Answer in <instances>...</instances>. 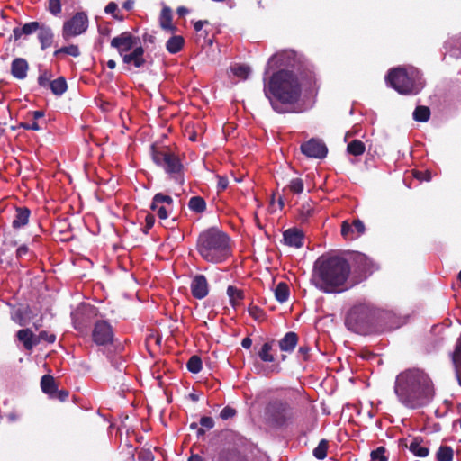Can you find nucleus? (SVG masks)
<instances>
[{"mask_svg": "<svg viewBox=\"0 0 461 461\" xmlns=\"http://www.w3.org/2000/svg\"><path fill=\"white\" fill-rule=\"evenodd\" d=\"M153 162L164 169L168 177L178 185L185 183V167L179 157L167 147L156 148L151 146Z\"/></svg>", "mask_w": 461, "mask_h": 461, "instance_id": "nucleus-8", "label": "nucleus"}, {"mask_svg": "<svg viewBox=\"0 0 461 461\" xmlns=\"http://www.w3.org/2000/svg\"><path fill=\"white\" fill-rule=\"evenodd\" d=\"M230 70L233 73V75L241 79H247L250 73V68L249 66L240 64L231 67Z\"/></svg>", "mask_w": 461, "mask_h": 461, "instance_id": "nucleus-46", "label": "nucleus"}, {"mask_svg": "<svg viewBox=\"0 0 461 461\" xmlns=\"http://www.w3.org/2000/svg\"><path fill=\"white\" fill-rule=\"evenodd\" d=\"M294 51H282L274 54L267 61V70L280 68L274 72L264 86L265 96L272 109L277 113L295 112L294 107L302 97V84L297 75L282 67L293 66Z\"/></svg>", "mask_w": 461, "mask_h": 461, "instance_id": "nucleus-1", "label": "nucleus"}, {"mask_svg": "<svg viewBox=\"0 0 461 461\" xmlns=\"http://www.w3.org/2000/svg\"><path fill=\"white\" fill-rule=\"evenodd\" d=\"M351 272L348 261L339 256L321 257L313 266L312 284L325 294L341 293L349 288Z\"/></svg>", "mask_w": 461, "mask_h": 461, "instance_id": "nucleus-3", "label": "nucleus"}, {"mask_svg": "<svg viewBox=\"0 0 461 461\" xmlns=\"http://www.w3.org/2000/svg\"><path fill=\"white\" fill-rule=\"evenodd\" d=\"M366 227L364 222L356 219L350 224L348 221H342L341 235L347 240H354L365 233Z\"/></svg>", "mask_w": 461, "mask_h": 461, "instance_id": "nucleus-14", "label": "nucleus"}, {"mask_svg": "<svg viewBox=\"0 0 461 461\" xmlns=\"http://www.w3.org/2000/svg\"><path fill=\"white\" fill-rule=\"evenodd\" d=\"M15 336L27 351H32V348L38 345L36 335L29 328L19 330Z\"/></svg>", "mask_w": 461, "mask_h": 461, "instance_id": "nucleus-18", "label": "nucleus"}, {"mask_svg": "<svg viewBox=\"0 0 461 461\" xmlns=\"http://www.w3.org/2000/svg\"><path fill=\"white\" fill-rule=\"evenodd\" d=\"M191 294L193 297L195 299H203L208 295L209 293V284L205 276L203 275H196L191 282Z\"/></svg>", "mask_w": 461, "mask_h": 461, "instance_id": "nucleus-15", "label": "nucleus"}, {"mask_svg": "<svg viewBox=\"0 0 461 461\" xmlns=\"http://www.w3.org/2000/svg\"><path fill=\"white\" fill-rule=\"evenodd\" d=\"M283 238L285 243L296 249L303 246L304 234L301 230L291 228L284 231Z\"/></svg>", "mask_w": 461, "mask_h": 461, "instance_id": "nucleus-17", "label": "nucleus"}, {"mask_svg": "<svg viewBox=\"0 0 461 461\" xmlns=\"http://www.w3.org/2000/svg\"><path fill=\"white\" fill-rule=\"evenodd\" d=\"M154 223H155V216L151 213H148L145 217L144 232L148 233V231L154 226Z\"/></svg>", "mask_w": 461, "mask_h": 461, "instance_id": "nucleus-61", "label": "nucleus"}, {"mask_svg": "<svg viewBox=\"0 0 461 461\" xmlns=\"http://www.w3.org/2000/svg\"><path fill=\"white\" fill-rule=\"evenodd\" d=\"M188 207L192 212L202 213L206 210V202L201 196H193L188 202Z\"/></svg>", "mask_w": 461, "mask_h": 461, "instance_id": "nucleus-34", "label": "nucleus"}, {"mask_svg": "<svg viewBox=\"0 0 461 461\" xmlns=\"http://www.w3.org/2000/svg\"><path fill=\"white\" fill-rule=\"evenodd\" d=\"M249 314L257 321H264L266 320L265 312L257 305L250 304L248 308Z\"/></svg>", "mask_w": 461, "mask_h": 461, "instance_id": "nucleus-45", "label": "nucleus"}, {"mask_svg": "<svg viewBox=\"0 0 461 461\" xmlns=\"http://www.w3.org/2000/svg\"><path fill=\"white\" fill-rule=\"evenodd\" d=\"M209 22L207 20H200V21H196L194 23V31L195 32H200L203 25L204 24H208Z\"/></svg>", "mask_w": 461, "mask_h": 461, "instance_id": "nucleus-64", "label": "nucleus"}, {"mask_svg": "<svg viewBox=\"0 0 461 461\" xmlns=\"http://www.w3.org/2000/svg\"><path fill=\"white\" fill-rule=\"evenodd\" d=\"M36 339L38 341V345L41 340L48 343H54L56 340V335L53 333H49L46 330H41L38 335H36Z\"/></svg>", "mask_w": 461, "mask_h": 461, "instance_id": "nucleus-49", "label": "nucleus"}, {"mask_svg": "<svg viewBox=\"0 0 461 461\" xmlns=\"http://www.w3.org/2000/svg\"><path fill=\"white\" fill-rule=\"evenodd\" d=\"M311 348L308 345L301 346L297 351L298 358L307 361L310 357Z\"/></svg>", "mask_w": 461, "mask_h": 461, "instance_id": "nucleus-55", "label": "nucleus"}, {"mask_svg": "<svg viewBox=\"0 0 461 461\" xmlns=\"http://www.w3.org/2000/svg\"><path fill=\"white\" fill-rule=\"evenodd\" d=\"M32 25H34L32 33L37 32V40L40 43L41 50L44 51L52 47L55 39L53 29L46 23L36 21L32 22Z\"/></svg>", "mask_w": 461, "mask_h": 461, "instance_id": "nucleus-12", "label": "nucleus"}, {"mask_svg": "<svg viewBox=\"0 0 461 461\" xmlns=\"http://www.w3.org/2000/svg\"><path fill=\"white\" fill-rule=\"evenodd\" d=\"M217 461H240V451L235 448H223L219 452Z\"/></svg>", "mask_w": 461, "mask_h": 461, "instance_id": "nucleus-30", "label": "nucleus"}, {"mask_svg": "<svg viewBox=\"0 0 461 461\" xmlns=\"http://www.w3.org/2000/svg\"><path fill=\"white\" fill-rule=\"evenodd\" d=\"M52 72L50 69L40 70V74L37 78L39 86L42 88H49L52 81Z\"/></svg>", "mask_w": 461, "mask_h": 461, "instance_id": "nucleus-41", "label": "nucleus"}, {"mask_svg": "<svg viewBox=\"0 0 461 461\" xmlns=\"http://www.w3.org/2000/svg\"><path fill=\"white\" fill-rule=\"evenodd\" d=\"M200 425L203 428H206L207 429H211L214 427V420L212 417L203 416L200 419Z\"/></svg>", "mask_w": 461, "mask_h": 461, "instance_id": "nucleus-59", "label": "nucleus"}, {"mask_svg": "<svg viewBox=\"0 0 461 461\" xmlns=\"http://www.w3.org/2000/svg\"><path fill=\"white\" fill-rule=\"evenodd\" d=\"M387 84L401 95H417L423 87L420 75L415 68L398 67L392 68L386 75Z\"/></svg>", "mask_w": 461, "mask_h": 461, "instance_id": "nucleus-6", "label": "nucleus"}, {"mask_svg": "<svg viewBox=\"0 0 461 461\" xmlns=\"http://www.w3.org/2000/svg\"><path fill=\"white\" fill-rule=\"evenodd\" d=\"M140 38L134 36L131 32H123L111 41V47L117 50L121 57L133 50L140 46Z\"/></svg>", "mask_w": 461, "mask_h": 461, "instance_id": "nucleus-11", "label": "nucleus"}, {"mask_svg": "<svg viewBox=\"0 0 461 461\" xmlns=\"http://www.w3.org/2000/svg\"><path fill=\"white\" fill-rule=\"evenodd\" d=\"M29 64L23 58H15L11 64V74L16 79H24L27 77Z\"/></svg>", "mask_w": 461, "mask_h": 461, "instance_id": "nucleus-20", "label": "nucleus"}, {"mask_svg": "<svg viewBox=\"0 0 461 461\" xmlns=\"http://www.w3.org/2000/svg\"><path fill=\"white\" fill-rule=\"evenodd\" d=\"M446 49L456 59L461 58V33L452 37L446 42Z\"/></svg>", "mask_w": 461, "mask_h": 461, "instance_id": "nucleus-26", "label": "nucleus"}, {"mask_svg": "<svg viewBox=\"0 0 461 461\" xmlns=\"http://www.w3.org/2000/svg\"><path fill=\"white\" fill-rule=\"evenodd\" d=\"M451 358H452V362L455 366V369H456V376L459 381V384L461 385V333L456 340L455 349L451 353Z\"/></svg>", "mask_w": 461, "mask_h": 461, "instance_id": "nucleus-23", "label": "nucleus"}, {"mask_svg": "<svg viewBox=\"0 0 461 461\" xmlns=\"http://www.w3.org/2000/svg\"><path fill=\"white\" fill-rule=\"evenodd\" d=\"M366 150V146L360 140H353L347 146V151L353 156H360Z\"/></svg>", "mask_w": 461, "mask_h": 461, "instance_id": "nucleus-38", "label": "nucleus"}, {"mask_svg": "<svg viewBox=\"0 0 461 461\" xmlns=\"http://www.w3.org/2000/svg\"><path fill=\"white\" fill-rule=\"evenodd\" d=\"M313 213L312 202L308 201L302 204L299 211V219L302 222L306 221Z\"/></svg>", "mask_w": 461, "mask_h": 461, "instance_id": "nucleus-44", "label": "nucleus"}, {"mask_svg": "<svg viewBox=\"0 0 461 461\" xmlns=\"http://www.w3.org/2000/svg\"><path fill=\"white\" fill-rule=\"evenodd\" d=\"M69 395V393L68 390H58L56 389L55 393H53V395H50L53 399H58L60 402H65Z\"/></svg>", "mask_w": 461, "mask_h": 461, "instance_id": "nucleus-57", "label": "nucleus"}, {"mask_svg": "<svg viewBox=\"0 0 461 461\" xmlns=\"http://www.w3.org/2000/svg\"><path fill=\"white\" fill-rule=\"evenodd\" d=\"M394 392L399 402L406 408L418 409L432 400L434 386L423 370L409 368L396 376Z\"/></svg>", "mask_w": 461, "mask_h": 461, "instance_id": "nucleus-2", "label": "nucleus"}, {"mask_svg": "<svg viewBox=\"0 0 461 461\" xmlns=\"http://www.w3.org/2000/svg\"><path fill=\"white\" fill-rule=\"evenodd\" d=\"M88 28V17L84 12L76 13L62 25V37L68 41L73 37L83 34Z\"/></svg>", "mask_w": 461, "mask_h": 461, "instance_id": "nucleus-9", "label": "nucleus"}, {"mask_svg": "<svg viewBox=\"0 0 461 461\" xmlns=\"http://www.w3.org/2000/svg\"><path fill=\"white\" fill-rule=\"evenodd\" d=\"M385 447H379L375 450H373L371 452V458L373 461H387V457L385 456Z\"/></svg>", "mask_w": 461, "mask_h": 461, "instance_id": "nucleus-50", "label": "nucleus"}, {"mask_svg": "<svg viewBox=\"0 0 461 461\" xmlns=\"http://www.w3.org/2000/svg\"><path fill=\"white\" fill-rule=\"evenodd\" d=\"M63 54H68V55L77 58L80 55L79 48L77 45H75V44L64 46L63 47Z\"/></svg>", "mask_w": 461, "mask_h": 461, "instance_id": "nucleus-56", "label": "nucleus"}, {"mask_svg": "<svg viewBox=\"0 0 461 461\" xmlns=\"http://www.w3.org/2000/svg\"><path fill=\"white\" fill-rule=\"evenodd\" d=\"M430 109L428 106L419 105L413 112V119L416 122H426L429 120Z\"/></svg>", "mask_w": 461, "mask_h": 461, "instance_id": "nucleus-37", "label": "nucleus"}, {"mask_svg": "<svg viewBox=\"0 0 461 461\" xmlns=\"http://www.w3.org/2000/svg\"><path fill=\"white\" fill-rule=\"evenodd\" d=\"M91 339L98 347L112 345L114 340L113 328L108 321L97 320L91 330Z\"/></svg>", "mask_w": 461, "mask_h": 461, "instance_id": "nucleus-10", "label": "nucleus"}, {"mask_svg": "<svg viewBox=\"0 0 461 461\" xmlns=\"http://www.w3.org/2000/svg\"><path fill=\"white\" fill-rule=\"evenodd\" d=\"M31 210L25 206H15V214L12 221V227L18 230L25 227L29 223Z\"/></svg>", "mask_w": 461, "mask_h": 461, "instance_id": "nucleus-19", "label": "nucleus"}, {"mask_svg": "<svg viewBox=\"0 0 461 461\" xmlns=\"http://www.w3.org/2000/svg\"><path fill=\"white\" fill-rule=\"evenodd\" d=\"M41 387L43 393L53 395L57 389L56 382L53 376L50 375H44L41 379Z\"/></svg>", "mask_w": 461, "mask_h": 461, "instance_id": "nucleus-33", "label": "nucleus"}, {"mask_svg": "<svg viewBox=\"0 0 461 461\" xmlns=\"http://www.w3.org/2000/svg\"><path fill=\"white\" fill-rule=\"evenodd\" d=\"M290 294L289 286L285 282L277 284L275 289V297L279 303H285L288 300Z\"/></svg>", "mask_w": 461, "mask_h": 461, "instance_id": "nucleus-35", "label": "nucleus"}, {"mask_svg": "<svg viewBox=\"0 0 461 461\" xmlns=\"http://www.w3.org/2000/svg\"><path fill=\"white\" fill-rule=\"evenodd\" d=\"M20 126L24 130L40 131L41 128L38 122L31 121L21 122Z\"/></svg>", "mask_w": 461, "mask_h": 461, "instance_id": "nucleus-58", "label": "nucleus"}, {"mask_svg": "<svg viewBox=\"0 0 461 461\" xmlns=\"http://www.w3.org/2000/svg\"><path fill=\"white\" fill-rule=\"evenodd\" d=\"M237 411L230 407V406H225L220 412V417L223 420H226L228 419L233 418L236 416Z\"/></svg>", "mask_w": 461, "mask_h": 461, "instance_id": "nucleus-52", "label": "nucleus"}, {"mask_svg": "<svg viewBox=\"0 0 461 461\" xmlns=\"http://www.w3.org/2000/svg\"><path fill=\"white\" fill-rule=\"evenodd\" d=\"M28 251H29L28 247L26 245H22L16 250V257L22 258L24 255H26L28 253Z\"/></svg>", "mask_w": 461, "mask_h": 461, "instance_id": "nucleus-63", "label": "nucleus"}, {"mask_svg": "<svg viewBox=\"0 0 461 461\" xmlns=\"http://www.w3.org/2000/svg\"><path fill=\"white\" fill-rule=\"evenodd\" d=\"M153 199H155V204L163 203L167 207H169L170 210H172L173 198L170 195L164 194L162 193H158L154 195Z\"/></svg>", "mask_w": 461, "mask_h": 461, "instance_id": "nucleus-48", "label": "nucleus"}, {"mask_svg": "<svg viewBox=\"0 0 461 461\" xmlns=\"http://www.w3.org/2000/svg\"><path fill=\"white\" fill-rule=\"evenodd\" d=\"M124 64L133 66L135 68H140L146 64L144 59V50L140 45L133 49L131 52L122 57Z\"/></svg>", "mask_w": 461, "mask_h": 461, "instance_id": "nucleus-16", "label": "nucleus"}, {"mask_svg": "<svg viewBox=\"0 0 461 461\" xmlns=\"http://www.w3.org/2000/svg\"><path fill=\"white\" fill-rule=\"evenodd\" d=\"M288 188L294 194H302L304 188L303 179L298 177L293 178L288 185Z\"/></svg>", "mask_w": 461, "mask_h": 461, "instance_id": "nucleus-47", "label": "nucleus"}, {"mask_svg": "<svg viewBox=\"0 0 461 461\" xmlns=\"http://www.w3.org/2000/svg\"><path fill=\"white\" fill-rule=\"evenodd\" d=\"M150 210L155 212L160 220H166L168 218V213L171 211L169 207H167L163 203H156L155 199H152L150 204Z\"/></svg>", "mask_w": 461, "mask_h": 461, "instance_id": "nucleus-42", "label": "nucleus"}, {"mask_svg": "<svg viewBox=\"0 0 461 461\" xmlns=\"http://www.w3.org/2000/svg\"><path fill=\"white\" fill-rule=\"evenodd\" d=\"M300 149L306 157L318 159L326 158L328 153V148L325 143L322 140L314 138L303 142L300 146Z\"/></svg>", "mask_w": 461, "mask_h": 461, "instance_id": "nucleus-13", "label": "nucleus"}, {"mask_svg": "<svg viewBox=\"0 0 461 461\" xmlns=\"http://www.w3.org/2000/svg\"><path fill=\"white\" fill-rule=\"evenodd\" d=\"M185 39L180 35H174L166 43V49L170 54L178 53L184 47Z\"/></svg>", "mask_w": 461, "mask_h": 461, "instance_id": "nucleus-28", "label": "nucleus"}, {"mask_svg": "<svg viewBox=\"0 0 461 461\" xmlns=\"http://www.w3.org/2000/svg\"><path fill=\"white\" fill-rule=\"evenodd\" d=\"M104 12L106 14H110L113 15L114 19L122 21L123 19L122 16H120L118 14V5L115 2H110L104 8Z\"/></svg>", "mask_w": 461, "mask_h": 461, "instance_id": "nucleus-51", "label": "nucleus"}, {"mask_svg": "<svg viewBox=\"0 0 461 461\" xmlns=\"http://www.w3.org/2000/svg\"><path fill=\"white\" fill-rule=\"evenodd\" d=\"M154 455L149 449L142 448L138 452L139 461H154Z\"/></svg>", "mask_w": 461, "mask_h": 461, "instance_id": "nucleus-53", "label": "nucleus"}, {"mask_svg": "<svg viewBox=\"0 0 461 461\" xmlns=\"http://www.w3.org/2000/svg\"><path fill=\"white\" fill-rule=\"evenodd\" d=\"M413 176L420 181H430L431 180V172L429 170L420 171L414 170Z\"/></svg>", "mask_w": 461, "mask_h": 461, "instance_id": "nucleus-54", "label": "nucleus"}, {"mask_svg": "<svg viewBox=\"0 0 461 461\" xmlns=\"http://www.w3.org/2000/svg\"><path fill=\"white\" fill-rule=\"evenodd\" d=\"M355 265L364 276L370 274L373 269V263L363 254H357L354 258Z\"/></svg>", "mask_w": 461, "mask_h": 461, "instance_id": "nucleus-27", "label": "nucleus"}, {"mask_svg": "<svg viewBox=\"0 0 461 461\" xmlns=\"http://www.w3.org/2000/svg\"><path fill=\"white\" fill-rule=\"evenodd\" d=\"M273 339L262 344L261 348L258 351V356L261 361L266 363H271L275 361L276 358L274 355L271 353L273 349Z\"/></svg>", "mask_w": 461, "mask_h": 461, "instance_id": "nucleus-24", "label": "nucleus"}, {"mask_svg": "<svg viewBox=\"0 0 461 461\" xmlns=\"http://www.w3.org/2000/svg\"><path fill=\"white\" fill-rule=\"evenodd\" d=\"M196 249L205 261L221 263L231 254L230 239L219 229L209 228L199 234Z\"/></svg>", "mask_w": 461, "mask_h": 461, "instance_id": "nucleus-4", "label": "nucleus"}, {"mask_svg": "<svg viewBox=\"0 0 461 461\" xmlns=\"http://www.w3.org/2000/svg\"><path fill=\"white\" fill-rule=\"evenodd\" d=\"M454 451L449 446L442 445L436 453L437 461H453Z\"/></svg>", "mask_w": 461, "mask_h": 461, "instance_id": "nucleus-36", "label": "nucleus"}, {"mask_svg": "<svg viewBox=\"0 0 461 461\" xmlns=\"http://www.w3.org/2000/svg\"><path fill=\"white\" fill-rule=\"evenodd\" d=\"M329 448V441L327 439H321L318 446L313 449L312 454L315 458L323 460L327 456Z\"/></svg>", "mask_w": 461, "mask_h": 461, "instance_id": "nucleus-40", "label": "nucleus"}, {"mask_svg": "<svg viewBox=\"0 0 461 461\" xmlns=\"http://www.w3.org/2000/svg\"><path fill=\"white\" fill-rule=\"evenodd\" d=\"M299 337L297 333L289 331L278 341L279 348L282 352L292 353L298 344Z\"/></svg>", "mask_w": 461, "mask_h": 461, "instance_id": "nucleus-22", "label": "nucleus"}, {"mask_svg": "<svg viewBox=\"0 0 461 461\" xmlns=\"http://www.w3.org/2000/svg\"><path fill=\"white\" fill-rule=\"evenodd\" d=\"M218 183H217V188L218 191H223L228 187L229 180L224 176H217Z\"/></svg>", "mask_w": 461, "mask_h": 461, "instance_id": "nucleus-60", "label": "nucleus"}, {"mask_svg": "<svg viewBox=\"0 0 461 461\" xmlns=\"http://www.w3.org/2000/svg\"><path fill=\"white\" fill-rule=\"evenodd\" d=\"M379 314L380 312L369 304H357L348 312L345 325L356 333L366 334L372 331Z\"/></svg>", "mask_w": 461, "mask_h": 461, "instance_id": "nucleus-7", "label": "nucleus"}, {"mask_svg": "<svg viewBox=\"0 0 461 461\" xmlns=\"http://www.w3.org/2000/svg\"><path fill=\"white\" fill-rule=\"evenodd\" d=\"M159 23L162 29L170 31L172 32L176 31V27L172 25V12L167 6L161 10Z\"/></svg>", "mask_w": 461, "mask_h": 461, "instance_id": "nucleus-25", "label": "nucleus"}, {"mask_svg": "<svg viewBox=\"0 0 461 461\" xmlns=\"http://www.w3.org/2000/svg\"><path fill=\"white\" fill-rule=\"evenodd\" d=\"M34 28V25H32V22L24 23L22 27H14L13 29V34L10 37V41L12 38L14 41H19L22 36H29L32 34V29Z\"/></svg>", "mask_w": 461, "mask_h": 461, "instance_id": "nucleus-31", "label": "nucleus"}, {"mask_svg": "<svg viewBox=\"0 0 461 461\" xmlns=\"http://www.w3.org/2000/svg\"><path fill=\"white\" fill-rule=\"evenodd\" d=\"M227 294L229 296L230 304L234 308H236L244 299V292L233 285L228 286Z\"/></svg>", "mask_w": 461, "mask_h": 461, "instance_id": "nucleus-29", "label": "nucleus"}, {"mask_svg": "<svg viewBox=\"0 0 461 461\" xmlns=\"http://www.w3.org/2000/svg\"><path fill=\"white\" fill-rule=\"evenodd\" d=\"M186 367L189 372L197 374L202 370V359L197 355L192 356L186 363Z\"/></svg>", "mask_w": 461, "mask_h": 461, "instance_id": "nucleus-43", "label": "nucleus"}, {"mask_svg": "<svg viewBox=\"0 0 461 461\" xmlns=\"http://www.w3.org/2000/svg\"><path fill=\"white\" fill-rule=\"evenodd\" d=\"M51 93L55 95H61L68 90V84L64 77H59L51 81L49 86Z\"/></svg>", "mask_w": 461, "mask_h": 461, "instance_id": "nucleus-32", "label": "nucleus"}, {"mask_svg": "<svg viewBox=\"0 0 461 461\" xmlns=\"http://www.w3.org/2000/svg\"><path fill=\"white\" fill-rule=\"evenodd\" d=\"M68 0H48L46 9L53 16H59L62 12V3L66 4Z\"/></svg>", "mask_w": 461, "mask_h": 461, "instance_id": "nucleus-39", "label": "nucleus"}, {"mask_svg": "<svg viewBox=\"0 0 461 461\" xmlns=\"http://www.w3.org/2000/svg\"><path fill=\"white\" fill-rule=\"evenodd\" d=\"M265 423L276 429H287L295 420L293 404L285 399L272 398L264 408Z\"/></svg>", "mask_w": 461, "mask_h": 461, "instance_id": "nucleus-5", "label": "nucleus"}, {"mask_svg": "<svg viewBox=\"0 0 461 461\" xmlns=\"http://www.w3.org/2000/svg\"><path fill=\"white\" fill-rule=\"evenodd\" d=\"M29 114L32 116V121L37 122L39 119L44 116V112L41 110H36L30 112Z\"/></svg>", "mask_w": 461, "mask_h": 461, "instance_id": "nucleus-62", "label": "nucleus"}, {"mask_svg": "<svg viewBox=\"0 0 461 461\" xmlns=\"http://www.w3.org/2000/svg\"><path fill=\"white\" fill-rule=\"evenodd\" d=\"M422 439L420 438H414L410 445H407L406 439L401 440V445L406 447L409 448V450L416 456L418 457H426L429 453V449L426 446H422Z\"/></svg>", "mask_w": 461, "mask_h": 461, "instance_id": "nucleus-21", "label": "nucleus"}]
</instances>
